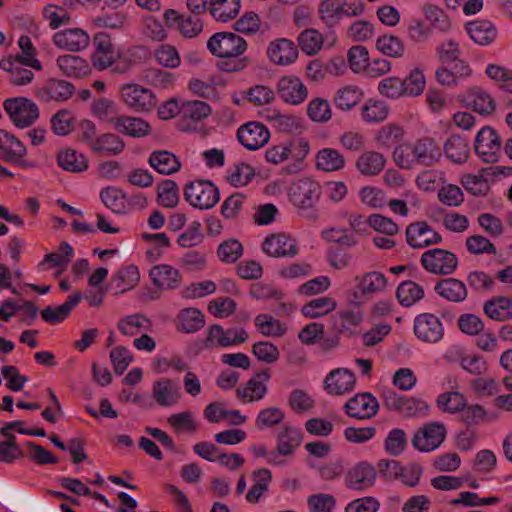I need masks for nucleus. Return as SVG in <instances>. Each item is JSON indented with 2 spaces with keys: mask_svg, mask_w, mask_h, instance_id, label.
I'll return each instance as SVG.
<instances>
[{
  "mask_svg": "<svg viewBox=\"0 0 512 512\" xmlns=\"http://www.w3.org/2000/svg\"><path fill=\"white\" fill-rule=\"evenodd\" d=\"M76 118L69 109L58 110L50 119L52 132L57 136H67L75 128Z\"/></svg>",
  "mask_w": 512,
  "mask_h": 512,
  "instance_id": "nucleus-51",
  "label": "nucleus"
},
{
  "mask_svg": "<svg viewBox=\"0 0 512 512\" xmlns=\"http://www.w3.org/2000/svg\"><path fill=\"white\" fill-rule=\"evenodd\" d=\"M434 292L442 299L451 303H462L468 298V287L465 282L453 277L439 279Z\"/></svg>",
  "mask_w": 512,
  "mask_h": 512,
  "instance_id": "nucleus-20",
  "label": "nucleus"
},
{
  "mask_svg": "<svg viewBox=\"0 0 512 512\" xmlns=\"http://www.w3.org/2000/svg\"><path fill=\"white\" fill-rule=\"evenodd\" d=\"M24 144L13 134L0 129V157L9 163L18 164L26 156Z\"/></svg>",
  "mask_w": 512,
  "mask_h": 512,
  "instance_id": "nucleus-26",
  "label": "nucleus"
},
{
  "mask_svg": "<svg viewBox=\"0 0 512 512\" xmlns=\"http://www.w3.org/2000/svg\"><path fill=\"white\" fill-rule=\"evenodd\" d=\"M262 250L275 258H294L299 253L296 241L284 233L267 236L262 242Z\"/></svg>",
  "mask_w": 512,
  "mask_h": 512,
  "instance_id": "nucleus-13",
  "label": "nucleus"
},
{
  "mask_svg": "<svg viewBox=\"0 0 512 512\" xmlns=\"http://www.w3.org/2000/svg\"><path fill=\"white\" fill-rule=\"evenodd\" d=\"M24 66L20 58L8 56L0 60V69L9 74V81L15 86L27 85L34 78V73Z\"/></svg>",
  "mask_w": 512,
  "mask_h": 512,
  "instance_id": "nucleus-27",
  "label": "nucleus"
},
{
  "mask_svg": "<svg viewBox=\"0 0 512 512\" xmlns=\"http://www.w3.org/2000/svg\"><path fill=\"white\" fill-rule=\"evenodd\" d=\"M466 281L470 289L476 293L492 292L495 287L494 278L483 270L468 272Z\"/></svg>",
  "mask_w": 512,
  "mask_h": 512,
  "instance_id": "nucleus-59",
  "label": "nucleus"
},
{
  "mask_svg": "<svg viewBox=\"0 0 512 512\" xmlns=\"http://www.w3.org/2000/svg\"><path fill=\"white\" fill-rule=\"evenodd\" d=\"M153 284L159 290H174L181 284L179 271L171 265L159 264L149 271Z\"/></svg>",
  "mask_w": 512,
  "mask_h": 512,
  "instance_id": "nucleus-25",
  "label": "nucleus"
},
{
  "mask_svg": "<svg viewBox=\"0 0 512 512\" xmlns=\"http://www.w3.org/2000/svg\"><path fill=\"white\" fill-rule=\"evenodd\" d=\"M271 375L268 369L255 373L245 384L236 389V395L244 403H252L262 400L267 392V382Z\"/></svg>",
  "mask_w": 512,
  "mask_h": 512,
  "instance_id": "nucleus-10",
  "label": "nucleus"
},
{
  "mask_svg": "<svg viewBox=\"0 0 512 512\" xmlns=\"http://www.w3.org/2000/svg\"><path fill=\"white\" fill-rule=\"evenodd\" d=\"M267 55L274 64L285 66L297 60L298 49L292 40L279 38L269 44Z\"/></svg>",
  "mask_w": 512,
  "mask_h": 512,
  "instance_id": "nucleus-22",
  "label": "nucleus"
},
{
  "mask_svg": "<svg viewBox=\"0 0 512 512\" xmlns=\"http://www.w3.org/2000/svg\"><path fill=\"white\" fill-rule=\"evenodd\" d=\"M396 296L402 306L410 307L424 297V289L413 281H404L398 285Z\"/></svg>",
  "mask_w": 512,
  "mask_h": 512,
  "instance_id": "nucleus-53",
  "label": "nucleus"
},
{
  "mask_svg": "<svg viewBox=\"0 0 512 512\" xmlns=\"http://www.w3.org/2000/svg\"><path fill=\"white\" fill-rule=\"evenodd\" d=\"M413 144L416 165L432 166L441 158V149L431 138H423Z\"/></svg>",
  "mask_w": 512,
  "mask_h": 512,
  "instance_id": "nucleus-31",
  "label": "nucleus"
},
{
  "mask_svg": "<svg viewBox=\"0 0 512 512\" xmlns=\"http://www.w3.org/2000/svg\"><path fill=\"white\" fill-rule=\"evenodd\" d=\"M446 434V427L443 423H426L414 434L412 445L421 452H430L437 449L443 443Z\"/></svg>",
  "mask_w": 512,
  "mask_h": 512,
  "instance_id": "nucleus-6",
  "label": "nucleus"
},
{
  "mask_svg": "<svg viewBox=\"0 0 512 512\" xmlns=\"http://www.w3.org/2000/svg\"><path fill=\"white\" fill-rule=\"evenodd\" d=\"M125 148L124 141L114 133L100 135L92 142L91 149L98 154L119 155Z\"/></svg>",
  "mask_w": 512,
  "mask_h": 512,
  "instance_id": "nucleus-44",
  "label": "nucleus"
},
{
  "mask_svg": "<svg viewBox=\"0 0 512 512\" xmlns=\"http://www.w3.org/2000/svg\"><path fill=\"white\" fill-rule=\"evenodd\" d=\"M307 114L313 122H328L332 117L329 101L320 97L312 99L307 106Z\"/></svg>",
  "mask_w": 512,
  "mask_h": 512,
  "instance_id": "nucleus-62",
  "label": "nucleus"
},
{
  "mask_svg": "<svg viewBox=\"0 0 512 512\" xmlns=\"http://www.w3.org/2000/svg\"><path fill=\"white\" fill-rule=\"evenodd\" d=\"M54 45L60 49L79 52L86 49L90 42L88 33L81 28L58 31L53 35Z\"/></svg>",
  "mask_w": 512,
  "mask_h": 512,
  "instance_id": "nucleus-18",
  "label": "nucleus"
},
{
  "mask_svg": "<svg viewBox=\"0 0 512 512\" xmlns=\"http://www.w3.org/2000/svg\"><path fill=\"white\" fill-rule=\"evenodd\" d=\"M374 466L366 461L353 465L346 473L344 481L348 489L365 491L374 486L376 481Z\"/></svg>",
  "mask_w": 512,
  "mask_h": 512,
  "instance_id": "nucleus-11",
  "label": "nucleus"
},
{
  "mask_svg": "<svg viewBox=\"0 0 512 512\" xmlns=\"http://www.w3.org/2000/svg\"><path fill=\"white\" fill-rule=\"evenodd\" d=\"M474 147L476 154L482 161L495 163L499 158L501 140L496 130L486 126L477 133Z\"/></svg>",
  "mask_w": 512,
  "mask_h": 512,
  "instance_id": "nucleus-7",
  "label": "nucleus"
},
{
  "mask_svg": "<svg viewBox=\"0 0 512 512\" xmlns=\"http://www.w3.org/2000/svg\"><path fill=\"white\" fill-rule=\"evenodd\" d=\"M422 267L437 276L452 275L459 265L458 257L451 251L433 248L425 251L420 257Z\"/></svg>",
  "mask_w": 512,
  "mask_h": 512,
  "instance_id": "nucleus-2",
  "label": "nucleus"
},
{
  "mask_svg": "<svg viewBox=\"0 0 512 512\" xmlns=\"http://www.w3.org/2000/svg\"><path fill=\"white\" fill-rule=\"evenodd\" d=\"M450 361H459L461 368L472 375H481L487 370L486 362L481 356L467 355L460 347L448 350L444 356Z\"/></svg>",
  "mask_w": 512,
  "mask_h": 512,
  "instance_id": "nucleus-30",
  "label": "nucleus"
},
{
  "mask_svg": "<svg viewBox=\"0 0 512 512\" xmlns=\"http://www.w3.org/2000/svg\"><path fill=\"white\" fill-rule=\"evenodd\" d=\"M465 247L468 253L472 255H495L497 253L495 245L488 238L480 234L468 236L465 240Z\"/></svg>",
  "mask_w": 512,
  "mask_h": 512,
  "instance_id": "nucleus-64",
  "label": "nucleus"
},
{
  "mask_svg": "<svg viewBox=\"0 0 512 512\" xmlns=\"http://www.w3.org/2000/svg\"><path fill=\"white\" fill-rule=\"evenodd\" d=\"M378 409L377 399L369 392L356 394L344 405L346 414L355 419H370L377 414Z\"/></svg>",
  "mask_w": 512,
  "mask_h": 512,
  "instance_id": "nucleus-16",
  "label": "nucleus"
},
{
  "mask_svg": "<svg viewBox=\"0 0 512 512\" xmlns=\"http://www.w3.org/2000/svg\"><path fill=\"white\" fill-rule=\"evenodd\" d=\"M321 195L320 185L309 179L304 178L297 181L290 188V200L300 209L313 207Z\"/></svg>",
  "mask_w": 512,
  "mask_h": 512,
  "instance_id": "nucleus-8",
  "label": "nucleus"
},
{
  "mask_svg": "<svg viewBox=\"0 0 512 512\" xmlns=\"http://www.w3.org/2000/svg\"><path fill=\"white\" fill-rule=\"evenodd\" d=\"M207 48L217 57L235 58L244 53L247 43L235 33L218 32L209 38Z\"/></svg>",
  "mask_w": 512,
  "mask_h": 512,
  "instance_id": "nucleus-5",
  "label": "nucleus"
},
{
  "mask_svg": "<svg viewBox=\"0 0 512 512\" xmlns=\"http://www.w3.org/2000/svg\"><path fill=\"white\" fill-rule=\"evenodd\" d=\"M240 7V0H213L210 14L216 21L225 23L238 15Z\"/></svg>",
  "mask_w": 512,
  "mask_h": 512,
  "instance_id": "nucleus-48",
  "label": "nucleus"
},
{
  "mask_svg": "<svg viewBox=\"0 0 512 512\" xmlns=\"http://www.w3.org/2000/svg\"><path fill=\"white\" fill-rule=\"evenodd\" d=\"M444 152L454 163H463L468 159L469 147L464 138L451 135L444 145Z\"/></svg>",
  "mask_w": 512,
  "mask_h": 512,
  "instance_id": "nucleus-55",
  "label": "nucleus"
},
{
  "mask_svg": "<svg viewBox=\"0 0 512 512\" xmlns=\"http://www.w3.org/2000/svg\"><path fill=\"white\" fill-rule=\"evenodd\" d=\"M337 307L334 298L323 296L312 299L302 307V314L308 318L314 319L326 315Z\"/></svg>",
  "mask_w": 512,
  "mask_h": 512,
  "instance_id": "nucleus-54",
  "label": "nucleus"
},
{
  "mask_svg": "<svg viewBox=\"0 0 512 512\" xmlns=\"http://www.w3.org/2000/svg\"><path fill=\"white\" fill-rule=\"evenodd\" d=\"M140 280V273L136 266L129 265L121 268L112 277V284L120 293L133 289Z\"/></svg>",
  "mask_w": 512,
  "mask_h": 512,
  "instance_id": "nucleus-52",
  "label": "nucleus"
},
{
  "mask_svg": "<svg viewBox=\"0 0 512 512\" xmlns=\"http://www.w3.org/2000/svg\"><path fill=\"white\" fill-rule=\"evenodd\" d=\"M317 13L319 19L328 27L332 28L338 24L344 16L339 0H321Z\"/></svg>",
  "mask_w": 512,
  "mask_h": 512,
  "instance_id": "nucleus-49",
  "label": "nucleus"
},
{
  "mask_svg": "<svg viewBox=\"0 0 512 512\" xmlns=\"http://www.w3.org/2000/svg\"><path fill=\"white\" fill-rule=\"evenodd\" d=\"M279 97L288 104L299 105L308 96V89L302 80L294 75H286L279 79L277 85Z\"/></svg>",
  "mask_w": 512,
  "mask_h": 512,
  "instance_id": "nucleus-17",
  "label": "nucleus"
},
{
  "mask_svg": "<svg viewBox=\"0 0 512 512\" xmlns=\"http://www.w3.org/2000/svg\"><path fill=\"white\" fill-rule=\"evenodd\" d=\"M493 168L482 169L478 175L467 174L461 179V184L467 192L473 196H485L489 191V185L484 174H489Z\"/></svg>",
  "mask_w": 512,
  "mask_h": 512,
  "instance_id": "nucleus-56",
  "label": "nucleus"
},
{
  "mask_svg": "<svg viewBox=\"0 0 512 512\" xmlns=\"http://www.w3.org/2000/svg\"><path fill=\"white\" fill-rule=\"evenodd\" d=\"M181 396L179 386L169 378H160L152 385V397L161 407L176 405Z\"/></svg>",
  "mask_w": 512,
  "mask_h": 512,
  "instance_id": "nucleus-23",
  "label": "nucleus"
},
{
  "mask_svg": "<svg viewBox=\"0 0 512 512\" xmlns=\"http://www.w3.org/2000/svg\"><path fill=\"white\" fill-rule=\"evenodd\" d=\"M465 30L470 39L481 46L491 44L497 37L496 26L489 20H475L465 25Z\"/></svg>",
  "mask_w": 512,
  "mask_h": 512,
  "instance_id": "nucleus-28",
  "label": "nucleus"
},
{
  "mask_svg": "<svg viewBox=\"0 0 512 512\" xmlns=\"http://www.w3.org/2000/svg\"><path fill=\"white\" fill-rule=\"evenodd\" d=\"M205 325V316L197 308L182 309L177 317L176 328L183 333H195Z\"/></svg>",
  "mask_w": 512,
  "mask_h": 512,
  "instance_id": "nucleus-37",
  "label": "nucleus"
},
{
  "mask_svg": "<svg viewBox=\"0 0 512 512\" xmlns=\"http://www.w3.org/2000/svg\"><path fill=\"white\" fill-rule=\"evenodd\" d=\"M270 137L268 129L260 122H249L237 131L239 142L248 150H257L264 146Z\"/></svg>",
  "mask_w": 512,
  "mask_h": 512,
  "instance_id": "nucleus-19",
  "label": "nucleus"
},
{
  "mask_svg": "<svg viewBox=\"0 0 512 512\" xmlns=\"http://www.w3.org/2000/svg\"><path fill=\"white\" fill-rule=\"evenodd\" d=\"M219 78L213 75H207L203 78L193 77L189 80V89L191 92L201 98L217 100V85Z\"/></svg>",
  "mask_w": 512,
  "mask_h": 512,
  "instance_id": "nucleus-43",
  "label": "nucleus"
},
{
  "mask_svg": "<svg viewBox=\"0 0 512 512\" xmlns=\"http://www.w3.org/2000/svg\"><path fill=\"white\" fill-rule=\"evenodd\" d=\"M323 43V35L315 28H306L297 37L298 47L308 56L316 55L322 49Z\"/></svg>",
  "mask_w": 512,
  "mask_h": 512,
  "instance_id": "nucleus-45",
  "label": "nucleus"
},
{
  "mask_svg": "<svg viewBox=\"0 0 512 512\" xmlns=\"http://www.w3.org/2000/svg\"><path fill=\"white\" fill-rule=\"evenodd\" d=\"M315 165L318 170L336 172L346 165V159L342 153L334 148H323L315 156Z\"/></svg>",
  "mask_w": 512,
  "mask_h": 512,
  "instance_id": "nucleus-35",
  "label": "nucleus"
},
{
  "mask_svg": "<svg viewBox=\"0 0 512 512\" xmlns=\"http://www.w3.org/2000/svg\"><path fill=\"white\" fill-rule=\"evenodd\" d=\"M485 315L494 321L505 322L512 319V300L506 296H493L484 302Z\"/></svg>",
  "mask_w": 512,
  "mask_h": 512,
  "instance_id": "nucleus-33",
  "label": "nucleus"
},
{
  "mask_svg": "<svg viewBox=\"0 0 512 512\" xmlns=\"http://www.w3.org/2000/svg\"><path fill=\"white\" fill-rule=\"evenodd\" d=\"M74 92L75 87L72 83L52 78L47 80L42 86L38 87L35 91V95L44 103L52 101L63 102L70 99Z\"/></svg>",
  "mask_w": 512,
  "mask_h": 512,
  "instance_id": "nucleus-15",
  "label": "nucleus"
},
{
  "mask_svg": "<svg viewBox=\"0 0 512 512\" xmlns=\"http://www.w3.org/2000/svg\"><path fill=\"white\" fill-rule=\"evenodd\" d=\"M385 165V157L376 151L364 152L356 160V168L364 176L378 175Z\"/></svg>",
  "mask_w": 512,
  "mask_h": 512,
  "instance_id": "nucleus-39",
  "label": "nucleus"
},
{
  "mask_svg": "<svg viewBox=\"0 0 512 512\" xmlns=\"http://www.w3.org/2000/svg\"><path fill=\"white\" fill-rule=\"evenodd\" d=\"M56 64L62 74L69 78H83L91 71L88 62L78 55H61L56 59Z\"/></svg>",
  "mask_w": 512,
  "mask_h": 512,
  "instance_id": "nucleus-32",
  "label": "nucleus"
},
{
  "mask_svg": "<svg viewBox=\"0 0 512 512\" xmlns=\"http://www.w3.org/2000/svg\"><path fill=\"white\" fill-rule=\"evenodd\" d=\"M407 243L414 249H421L442 242V236L427 222L411 223L406 228Z\"/></svg>",
  "mask_w": 512,
  "mask_h": 512,
  "instance_id": "nucleus-14",
  "label": "nucleus"
},
{
  "mask_svg": "<svg viewBox=\"0 0 512 512\" xmlns=\"http://www.w3.org/2000/svg\"><path fill=\"white\" fill-rule=\"evenodd\" d=\"M58 165L65 171L72 173L84 172L88 169L87 157L74 149H63L57 155Z\"/></svg>",
  "mask_w": 512,
  "mask_h": 512,
  "instance_id": "nucleus-38",
  "label": "nucleus"
},
{
  "mask_svg": "<svg viewBox=\"0 0 512 512\" xmlns=\"http://www.w3.org/2000/svg\"><path fill=\"white\" fill-rule=\"evenodd\" d=\"M272 475L269 469L262 468L252 473L253 485L247 492L245 498L247 502L256 504L261 497L268 491Z\"/></svg>",
  "mask_w": 512,
  "mask_h": 512,
  "instance_id": "nucleus-42",
  "label": "nucleus"
},
{
  "mask_svg": "<svg viewBox=\"0 0 512 512\" xmlns=\"http://www.w3.org/2000/svg\"><path fill=\"white\" fill-rule=\"evenodd\" d=\"M211 112L212 109L210 105L200 100L186 101L181 108L183 118L194 122L202 121L207 118Z\"/></svg>",
  "mask_w": 512,
  "mask_h": 512,
  "instance_id": "nucleus-61",
  "label": "nucleus"
},
{
  "mask_svg": "<svg viewBox=\"0 0 512 512\" xmlns=\"http://www.w3.org/2000/svg\"><path fill=\"white\" fill-rule=\"evenodd\" d=\"M422 12L432 28L442 33H446L451 29L452 24L449 16L439 6L424 4Z\"/></svg>",
  "mask_w": 512,
  "mask_h": 512,
  "instance_id": "nucleus-50",
  "label": "nucleus"
},
{
  "mask_svg": "<svg viewBox=\"0 0 512 512\" xmlns=\"http://www.w3.org/2000/svg\"><path fill=\"white\" fill-rule=\"evenodd\" d=\"M148 163L162 175H171L181 168V162L177 156L167 150L153 151L149 156Z\"/></svg>",
  "mask_w": 512,
  "mask_h": 512,
  "instance_id": "nucleus-34",
  "label": "nucleus"
},
{
  "mask_svg": "<svg viewBox=\"0 0 512 512\" xmlns=\"http://www.w3.org/2000/svg\"><path fill=\"white\" fill-rule=\"evenodd\" d=\"M255 326L259 332L266 337H281L287 328L279 320L269 314H259L255 318Z\"/></svg>",
  "mask_w": 512,
  "mask_h": 512,
  "instance_id": "nucleus-57",
  "label": "nucleus"
},
{
  "mask_svg": "<svg viewBox=\"0 0 512 512\" xmlns=\"http://www.w3.org/2000/svg\"><path fill=\"white\" fill-rule=\"evenodd\" d=\"M466 404V397L458 391L443 392L436 398L437 407L444 413L456 414L461 412Z\"/></svg>",
  "mask_w": 512,
  "mask_h": 512,
  "instance_id": "nucleus-47",
  "label": "nucleus"
},
{
  "mask_svg": "<svg viewBox=\"0 0 512 512\" xmlns=\"http://www.w3.org/2000/svg\"><path fill=\"white\" fill-rule=\"evenodd\" d=\"M111 123L116 131L132 138H142L151 132L150 124L140 117L118 116Z\"/></svg>",
  "mask_w": 512,
  "mask_h": 512,
  "instance_id": "nucleus-24",
  "label": "nucleus"
},
{
  "mask_svg": "<svg viewBox=\"0 0 512 512\" xmlns=\"http://www.w3.org/2000/svg\"><path fill=\"white\" fill-rule=\"evenodd\" d=\"M389 109L381 100L369 99L362 107V118L367 123H378L386 120Z\"/></svg>",
  "mask_w": 512,
  "mask_h": 512,
  "instance_id": "nucleus-60",
  "label": "nucleus"
},
{
  "mask_svg": "<svg viewBox=\"0 0 512 512\" xmlns=\"http://www.w3.org/2000/svg\"><path fill=\"white\" fill-rule=\"evenodd\" d=\"M3 106L12 123L20 129L32 126L40 116L37 104L26 97L6 99Z\"/></svg>",
  "mask_w": 512,
  "mask_h": 512,
  "instance_id": "nucleus-3",
  "label": "nucleus"
},
{
  "mask_svg": "<svg viewBox=\"0 0 512 512\" xmlns=\"http://www.w3.org/2000/svg\"><path fill=\"white\" fill-rule=\"evenodd\" d=\"M356 383L355 374L347 368L332 370L325 378V389L332 395H344L351 392Z\"/></svg>",
  "mask_w": 512,
  "mask_h": 512,
  "instance_id": "nucleus-21",
  "label": "nucleus"
},
{
  "mask_svg": "<svg viewBox=\"0 0 512 512\" xmlns=\"http://www.w3.org/2000/svg\"><path fill=\"white\" fill-rule=\"evenodd\" d=\"M119 92L122 101L135 112L148 113L157 106L155 94L139 84H124Z\"/></svg>",
  "mask_w": 512,
  "mask_h": 512,
  "instance_id": "nucleus-4",
  "label": "nucleus"
},
{
  "mask_svg": "<svg viewBox=\"0 0 512 512\" xmlns=\"http://www.w3.org/2000/svg\"><path fill=\"white\" fill-rule=\"evenodd\" d=\"M102 203L116 214H126L129 208L126 203V196L122 190L115 187L103 188L100 192Z\"/></svg>",
  "mask_w": 512,
  "mask_h": 512,
  "instance_id": "nucleus-46",
  "label": "nucleus"
},
{
  "mask_svg": "<svg viewBox=\"0 0 512 512\" xmlns=\"http://www.w3.org/2000/svg\"><path fill=\"white\" fill-rule=\"evenodd\" d=\"M376 48L385 56L401 58L405 52L403 41L392 34L380 36L376 41Z\"/></svg>",
  "mask_w": 512,
  "mask_h": 512,
  "instance_id": "nucleus-58",
  "label": "nucleus"
},
{
  "mask_svg": "<svg viewBox=\"0 0 512 512\" xmlns=\"http://www.w3.org/2000/svg\"><path fill=\"white\" fill-rule=\"evenodd\" d=\"M302 442L300 428L285 426L277 437V451L283 456H290Z\"/></svg>",
  "mask_w": 512,
  "mask_h": 512,
  "instance_id": "nucleus-41",
  "label": "nucleus"
},
{
  "mask_svg": "<svg viewBox=\"0 0 512 512\" xmlns=\"http://www.w3.org/2000/svg\"><path fill=\"white\" fill-rule=\"evenodd\" d=\"M414 334L422 342L438 343L444 335V327L439 317L423 313L414 320Z\"/></svg>",
  "mask_w": 512,
  "mask_h": 512,
  "instance_id": "nucleus-9",
  "label": "nucleus"
},
{
  "mask_svg": "<svg viewBox=\"0 0 512 512\" xmlns=\"http://www.w3.org/2000/svg\"><path fill=\"white\" fill-rule=\"evenodd\" d=\"M185 200L193 207L204 210L214 207L220 200L217 186L208 180H195L184 187Z\"/></svg>",
  "mask_w": 512,
  "mask_h": 512,
  "instance_id": "nucleus-1",
  "label": "nucleus"
},
{
  "mask_svg": "<svg viewBox=\"0 0 512 512\" xmlns=\"http://www.w3.org/2000/svg\"><path fill=\"white\" fill-rule=\"evenodd\" d=\"M255 176L254 168L246 163H238L227 172V181L235 186H246Z\"/></svg>",
  "mask_w": 512,
  "mask_h": 512,
  "instance_id": "nucleus-63",
  "label": "nucleus"
},
{
  "mask_svg": "<svg viewBox=\"0 0 512 512\" xmlns=\"http://www.w3.org/2000/svg\"><path fill=\"white\" fill-rule=\"evenodd\" d=\"M362 313L359 309L344 310L332 317V329L337 334L351 335L353 330L362 322Z\"/></svg>",
  "mask_w": 512,
  "mask_h": 512,
  "instance_id": "nucleus-36",
  "label": "nucleus"
},
{
  "mask_svg": "<svg viewBox=\"0 0 512 512\" xmlns=\"http://www.w3.org/2000/svg\"><path fill=\"white\" fill-rule=\"evenodd\" d=\"M465 104L480 115H489L496 107L492 96L480 88L473 89L466 95Z\"/></svg>",
  "mask_w": 512,
  "mask_h": 512,
  "instance_id": "nucleus-40",
  "label": "nucleus"
},
{
  "mask_svg": "<svg viewBox=\"0 0 512 512\" xmlns=\"http://www.w3.org/2000/svg\"><path fill=\"white\" fill-rule=\"evenodd\" d=\"M94 52L91 60L98 70H105L113 65L119 51L116 50L110 36L104 32L97 33L93 38Z\"/></svg>",
  "mask_w": 512,
  "mask_h": 512,
  "instance_id": "nucleus-12",
  "label": "nucleus"
},
{
  "mask_svg": "<svg viewBox=\"0 0 512 512\" xmlns=\"http://www.w3.org/2000/svg\"><path fill=\"white\" fill-rule=\"evenodd\" d=\"M81 299V293L75 292L61 305L47 306L41 311L43 321L49 324H58L63 322L68 318L71 311L80 303Z\"/></svg>",
  "mask_w": 512,
  "mask_h": 512,
  "instance_id": "nucleus-29",
  "label": "nucleus"
}]
</instances>
